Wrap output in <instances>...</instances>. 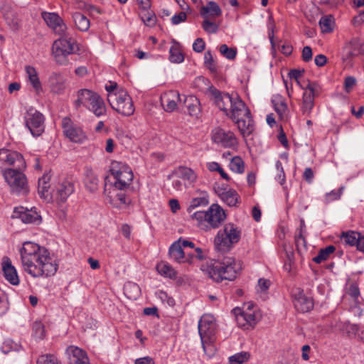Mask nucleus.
<instances>
[{"instance_id": "nucleus-1", "label": "nucleus", "mask_w": 364, "mask_h": 364, "mask_svg": "<svg viewBox=\"0 0 364 364\" xmlns=\"http://www.w3.org/2000/svg\"><path fill=\"white\" fill-rule=\"evenodd\" d=\"M19 252L22 269L31 277L48 278L57 272L58 263L45 247L25 242Z\"/></svg>"}, {"instance_id": "nucleus-2", "label": "nucleus", "mask_w": 364, "mask_h": 364, "mask_svg": "<svg viewBox=\"0 0 364 364\" xmlns=\"http://www.w3.org/2000/svg\"><path fill=\"white\" fill-rule=\"evenodd\" d=\"M216 106L237 125L243 137L250 136L255 129V124L250 110L237 95L221 93L214 90Z\"/></svg>"}, {"instance_id": "nucleus-3", "label": "nucleus", "mask_w": 364, "mask_h": 364, "mask_svg": "<svg viewBox=\"0 0 364 364\" xmlns=\"http://www.w3.org/2000/svg\"><path fill=\"white\" fill-rule=\"evenodd\" d=\"M242 262L233 257H225L222 260L211 261L203 266L204 271L213 280L220 282L223 280H234L242 270Z\"/></svg>"}, {"instance_id": "nucleus-4", "label": "nucleus", "mask_w": 364, "mask_h": 364, "mask_svg": "<svg viewBox=\"0 0 364 364\" xmlns=\"http://www.w3.org/2000/svg\"><path fill=\"white\" fill-rule=\"evenodd\" d=\"M191 219L200 230L208 231L219 228L226 219V214L218 204L213 203L205 211L194 212Z\"/></svg>"}, {"instance_id": "nucleus-5", "label": "nucleus", "mask_w": 364, "mask_h": 364, "mask_svg": "<svg viewBox=\"0 0 364 364\" xmlns=\"http://www.w3.org/2000/svg\"><path fill=\"white\" fill-rule=\"evenodd\" d=\"M242 231L236 225L228 223L220 229L214 238V246L216 250L222 252L230 251L235 245L239 242Z\"/></svg>"}, {"instance_id": "nucleus-6", "label": "nucleus", "mask_w": 364, "mask_h": 364, "mask_svg": "<svg viewBox=\"0 0 364 364\" xmlns=\"http://www.w3.org/2000/svg\"><path fill=\"white\" fill-rule=\"evenodd\" d=\"M232 313L237 325L246 330L254 328L261 319V314L257 307L251 303L244 304L242 308L233 309Z\"/></svg>"}, {"instance_id": "nucleus-7", "label": "nucleus", "mask_w": 364, "mask_h": 364, "mask_svg": "<svg viewBox=\"0 0 364 364\" xmlns=\"http://www.w3.org/2000/svg\"><path fill=\"white\" fill-rule=\"evenodd\" d=\"M55 40L52 46V53L57 63L65 65L68 63L67 56L78 50L77 45L74 38L63 34Z\"/></svg>"}, {"instance_id": "nucleus-8", "label": "nucleus", "mask_w": 364, "mask_h": 364, "mask_svg": "<svg viewBox=\"0 0 364 364\" xmlns=\"http://www.w3.org/2000/svg\"><path fill=\"white\" fill-rule=\"evenodd\" d=\"M109 171L115 179L114 188L120 191L127 190L130 186L134 174L132 168L125 163L113 161L111 163Z\"/></svg>"}, {"instance_id": "nucleus-9", "label": "nucleus", "mask_w": 364, "mask_h": 364, "mask_svg": "<svg viewBox=\"0 0 364 364\" xmlns=\"http://www.w3.org/2000/svg\"><path fill=\"white\" fill-rule=\"evenodd\" d=\"M24 170L5 168L3 176L10 187L11 192L17 195H25L28 193V184L26 175L23 173Z\"/></svg>"}, {"instance_id": "nucleus-10", "label": "nucleus", "mask_w": 364, "mask_h": 364, "mask_svg": "<svg viewBox=\"0 0 364 364\" xmlns=\"http://www.w3.org/2000/svg\"><path fill=\"white\" fill-rule=\"evenodd\" d=\"M107 101L111 107L122 115L129 117L134 112L132 99L123 90L116 93L107 94Z\"/></svg>"}, {"instance_id": "nucleus-11", "label": "nucleus", "mask_w": 364, "mask_h": 364, "mask_svg": "<svg viewBox=\"0 0 364 364\" xmlns=\"http://www.w3.org/2000/svg\"><path fill=\"white\" fill-rule=\"evenodd\" d=\"M26 127L33 136H41L45 129V117L39 111L31 107L24 115Z\"/></svg>"}, {"instance_id": "nucleus-12", "label": "nucleus", "mask_w": 364, "mask_h": 364, "mask_svg": "<svg viewBox=\"0 0 364 364\" xmlns=\"http://www.w3.org/2000/svg\"><path fill=\"white\" fill-rule=\"evenodd\" d=\"M75 189V183L72 179L60 178L54 185L52 200L59 205L63 204L74 193Z\"/></svg>"}, {"instance_id": "nucleus-13", "label": "nucleus", "mask_w": 364, "mask_h": 364, "mask_svg": "<svg viewBox=\"0 0 364 364\" xmlns=\"http://www.w3.org/2000/svg\"><path fill=\"white\" fill-rule=\"evenodd\" d=\"M61 127L64 136L73 143L81 144L87 139V135L82 128L69 117L62 119Z\"/></svg>"}, {"instance_id": "nucleus-14", "label": "nucleus", "mask_w": 364, "mask_h": 364, "mask_svg": "<svg viewBox=\"0 0 364 364\" xmlns=\"http://www.w3.org/2000/svg\"><path fill=\"white\" fill-rule=\"evenodd\" d=\"M211 139L213 141L225 148H236L238 146V139L235 133L230 130H225L221 127H216L212 130Z\"/></svg>"}, {"instance_id": "nucleus-15", "label": "nucleus", "mask_w": 364, "mask_h": 364, "mask_svg": "<svg viewBox=\"0 0 364 364\" xmlns=\"http://www.w3.org/2000/svg\"><path fill=\"white\" fill-rule=\"evenodd\" d=\"M304 90L302 97L301 109L303 114L310 115L314 106V98L318 94L319 86L316 82H309Z\"/></svg>"}, {"instance_id": "nucleus-16", "label": "nucleus", "mask_w": 364, "mask_h": 364, "mask_svg": "<svg viewBox=\"0 0 364 364\" xmlns=\"http://www.w3.org/2000/svg\"><path fill=\"white\" fill-rule=\"evenodd\" d=\"M0 161L5 165L12 166V169L25 170L26 168V161L20 153L5 148L0 149Z\"/></svg>"}, {"instance_id": "nucleus-17", "label": "nucleus", "mask_w": 364, "mask_h": 364, "mask_svg": "<svg viewBox=\"0 0 364 364\" xmlns=\"http://www.w3.org/2000/svg\"><path fill=\"white\" fill-rule=\"evenodd\" d=\"M216 328L217 325L213 316L203 315L198 325L200 339H215Z\"/></svg>"}, {"instance_id": "nucleus-18", "label": "nucleus", "mask_w": 364, "mask_h": 364, "mask_svg": "<svg viewBox=\"0 0 364 364\" xmlns=\"http://www.w3.org/2000/svg\"><path fill=\"white\" fill-rule=\"evenodd\" d=\"M293 304L297 311L306 313L314 308L312 297L307 296L301 288H295L291 292Z\"/></svg>"}, {"instance_id": "nucleus-19", "label": "nucleus", "mask_w": 364, "mask_h": 364, "mask_svg": "<svg viewBox=\"0 0 364 364\" xmlns=\"http://www.w3.org/2000/svg\"><path fill=\"white\" fill-rule=\"evenodd\" d=\"M42 18L47 25L58 35L65 34L67 26L63 19L56 13L43 12Z\"/></svg>"}, {"instance_id": "nucleus-20", "label": "nucleus", "mask_w": 364, "mask_h": 364, "mask_svg": "<svg viewBox=\"0 0 364 364\" xmlns=\"http://www.w3.org/2000/svg\"><path fill=\"white\" fill-rule=\"evenodd\" d=\"M181 101L180 94L176 90H169L161 96V103L164 110L172 112L176 109L178 103Z\"/></svg>"}, {"instance_id": "nucleus-21", "label": "nucleus", "mask_w": 364, "mask_h": 364, "mask_svg": "<svg viewBox=\"0 0 364 364\" xmlns=\"http://www.w3.org/2000/svg\"><path fill=\"white\" fill-rule=\"evenodd\" d=\"M14 214L16 217L21 219L24 223L39 224L41 221V217L35 208H16L14 209Z\"/></svg>"}, {"instance_id": "nucleus-22", "label": "nucleus", "mask_w": 364, "mask_h": 364, "mask_svg": "<svg viewBox=\"0 0 364 364\" xmlns=\"http://www.w3.org/2000/svg\"><path fill=\"white\" fill-rule=\"evenodd\" d=\"M50 92L55 94H62L67 87V79L61 73H53L48 80Z\"/></svg>"}, {"instance_id": "nucleus-23", "label": "nucleus", "mask_w": 364, "mask_h": 364, "mask_svg": "<svg viewBox=\"0 0 364 364\" xmlns=\"http://www.w3.org/2000/svg\"><path fill=\"white\" fill-rule=\"evenodd\" d=\"M2 271L4 278L11 284L14 286L19 284L20 279L17 271L15 267L12 265L10 258L8 257H3Z\"/></svg>"}, {"instance_id": "nucleus-24", "label": "nucleus", "mask_w": 364, "mask_h": 364, "mask_svg": "<svg viewBox=\"0 0 364 364\" xmlns=\"http://www.w3.org/2000/svg\"><path fill=\"white\" fill-rule=\"evenodd\" d=\"M69 364H90L86 353L81 348L70 346L66 349Z\"/></svg>"}, {"instance_id": "nucleus-25", "label": "nucleus", "mask_w": 364, "mask_h": 364, "mask_svg": "<svg viewBox=\"0 0 364 364\" xmlns=\"http://www.w3.org/2000/svg\"><path fill=\"white\" fill-rule=\"evenodd\" d=\"M25 72L27 82L32 87L37 95H41L43 90L36 69L31 65H26Z\"/></svg>"}, {"instance_id": "nucleus-26", "label": "nucleus", "mask_w": 364, "mask_h": 364, "mask_svg": "<svg viewBox=\"0 0 364 364\" xmlns=\"http://www.w3.org/2000/svg\"><path fill=\"white\" fill-rule=\"evenodd\" d=\"M98 93L88 89H81L77 92L76 100L74 101V106L76 109L82 106L87 107Z\"/></svg>"}, {"instance_id": "nucleus-27", "label": "nucleus", "mask_w": 364, "mask_h": 364, "mask_svg": "<svg viewBox=\"0 0 364 364\" xmlns=\"http://www.w3.org/2000/svg\"><path fill=\"white\" fill-rule=\"evenodd\" d=\"M215 191L220 198L229 206H235L238 203V196L232 189L226 190L220 187H215Z\"/></svg>"}, {"instance_id": "nucleus-28", "label": "nucleus", "mask_w": 364, "mask_h": 364, "mask_svg": "<svg viewBox=\"0 0 364 364\" xmlns=\"http://www.w3.org/2000/svg\"><path fill=\"white\" fill-rule=\"evenodd\" d=\"M50 176L45 173L38 179V193L41 198L49 201L53 199V191H50Z\"/></svg>"}, {"instance_id": "nucleus-29", "label": "nucleus", "mask_w": 364, "mask_h": 364, "mask_svg": "<svg viewBox=\"0 0 364 364\" xmlns=\"http://www.w3.org/2000/svg\"><path fill=\"white\" fill-rule=\"evenodd\" d=\"M274 110L282 120L288 119V107L287 103L281 95H275L272 100Z\"/></svg>"}, {"instance_id": "nucleus-30", "label": "nucleus", "mask_w": 364, "mask_h": 364, "mask_svg": "<svg viewBox=\"0 0 364 364\" xmlns=\"http://www.w3.org/2000/svg\"><path fill=\"white\" fill-rule=\"evenodd\" d=\"M181 243V238L171 245L168 251L170 257L178 263L188 262V259L185 258V252L183 250V247Z\"/></svg>"}, {"instance_id": "nucleus-31", "label": "nucleus", "mask_w": 364, "mask_h": 364, "mask_svg": "<svg viewBox=\"0 0 364 364\" xmlns=\"http://www.w3.org/2000/svg\"><path fill=\"white\" fill-rule=\"evenodd\" d=\"M87 109L98 117L104 116L107 113V107L104 100L99 94L96 95L90 105H87Z\"/></svg>"}, {"instance_id": "nucleus-32", "label": "nucleus", "mask_w": 364, "mask_h": 364, "mask_svg": "<svg viewBox=\"0 0 364 364\" xmlns=\"http://www.w3.org/2000/svg\"><path fill=\"white\" fill-rule=\"evenodd\" d=\"M183 105L191 116L198 117L200 113V103L196 96L188 95L185 97Z\"/></svg>"}, {"instance_id": "nucleus-33", "label": "nucleus", "mask_w": 364, "mask_h": 364, "mask_svg": "<svg viewBox=\"0 0 364 364\" xmlns=\"http://www.w3.org/2000/svg\"><path fill=\"white\" fill-rule=\"evenodd\" d=\"M222 11L220 6L214 1H210L205 6H203L200 14L204 18H215L220 16Z\"/></svg>"}, {"instance_id": "nucleus-34", "label": "nucleus", "mask_w": 364, "mask_h": 364, "mask_svg": "<svg viewBox=\"0 0 364 364\" xmlns=\"http://www.w3.org/2000/svg\"><path fill=\"white\" fill-rule=\"evenodd\" d=\"M176 174L178 178L188 181L189 183L196 182L197 179V175L195 171L186 166H179L176 170Z\"/></svg>"}, {"instance_id": "nucleus-35", "label": "nucleus", "mask_w": 364, "mask_h": 364, "mask_svg": "<svg viewBox=\"0 0 364 364\" xmlns=\"http://www.w3.org/2000/svg\"><path fill=\"white\" fill-rule=\"evenodd\" d=\"M156 270L159 274L170 279L177 277L176 271L166 262H161L156 265Z\"/></svg>"}, {"instance_id": "nucleus-36", "label": "nucleus", "mask_w": 364, "mask_h": 364, "mask_svg": "<svg viewBox=\"0 0 364 364\" xmlns=\"http://www.w3.org/2000/svg\"><path fill=\"white\" fill-rule=\"evenodd\" d=\"M73 19L76 28L81 31H87L90 28V21L82 14L75 12L73 15Z\"/></svg>"}, {"instance_id": "nucleus-37", "label": "nucleus", "mask_w": 364, "mask_h": 364, "mask_svg": "<svg viewBox=\"0 0 364 364\" xmlns=\"http://www.w3.org/2000/svg\"><path fill=\"white\" fill-rule=\"evenodd\" d=\"M169 60L172 63H179L184 60L183 55L181 50V46L176 41H173V44L169 49Z\"/></svg>"}, {"instance_id": "nucleus-38", "label": "nucleus", "mask_w": 364, "mask_h": 364, "mask_svg": "<svg viewBox=\"0 0 364 364\" xmlns=\"http://www.w3.org/2000/svg\"><path fill=\"white\" fill-rule=\"evenodd\" d=\"M334 18L331 15L324 16L319 21V26L322 33H331L333 29Z\"/></svg>"}, {"instance_id": "nucleus-39", "label": "nucleus", "mask_w": 364, "mask_h": 364, "mask_svg": "<svg viewBox=\"0 0 364 364\" xmlns=\"http://www.w3.org/2000/svg\"><path fill=\"white\" fill-rule=\"evenodd\" d=\"M336 248L333 245H328L323 249H321L318 255L313 258V261L316 264H320L326 261L329 257L330 255L335 251Z\"/></svg>"}, {"instance_id": "nucleus-40", "label": "nucleus", "mask_w": 364, "mask_h": 364, "mask_svg": "<svg viewBox=\"0 0 364 364\" xmlns=\"http://www.w3.org/2000/svg\"><path fill=\"white\" fill-rule=\"evenodd\" d=\"M360 234L355 231H348L343 232L341 235V240L346 245L350 246L356 245Z\"/></svg>"}, {"instance_id": "nucleus-41", "label": "nucleus", "mask_w": 364, "mask_h": 364, "mask_svg": "<svg viewBox=\"0 0 364 364\" xmlns=\"http://www.w3.org/2000/svg\"><path fill=\"white\" fill-rule=\"evenodd\" d=\"M124 292L129 299H136L139 294L140 289L136 284L127 282L124 286Z\"/></svg>"}, {"instance_id": "nucleus-42", "label": "nucleus", "mask_w": 364, "mask_h": 364, "mask_svg": "<svg viewBox=\"0 0 364 364\" xmlns=\"http://www.w3.org/2000/svg\"><path fill=\"white\" fill-rule=\"evenodd\" d=\"M204 353L208 357H213L216 351L214 346L215 339H200Z\"/></svg>"}, {"instance_id": "nucleus-43", "label": "nucleus", "mask_w": 364, "mask_h": 364, "mask_svg": "<svg viewBox=\"0 0 364 364\" xmlns=\"http://www.w3.org/2000/svg\"><path fill=\"white\" fill-rule=\"evenodd\" d=\"M250 355L247 352H240L234 354L229 358L230 364H243L247 363L250 359Z\"/></svg>"}, {"instance_id": "nucleus-44", "label": "nucleus", "mask_w": 364, "mask_h": 364, "mask_svg": "<svg viewBox=\"0 0 364 364\" xmlns=\"http://www.w3.org/2000/svg\"><path fill=\"white\" fill-rule=\"evenodd\" d=\"M230 168L237 173H242L245 171V164L240 156L233 157L229 164Z\"/></svg>"}, {"instance_id": "nucleus-45", "label": "nucleus", "mask_w": 364, "mask_h": 364, "mask_svg": "<svg viewBox=\"0 0 364 364\" xmlns=\"http://www.w3.org/2000/svg\"><path fill=\"white\" fill-rule=\"evenodd\" d=\"M85 183L90 192H95L98 188L99 178L93 174L87 175L85 179Z\"/></svg>"}, {"instance_id": "nucleus-46", "label": "nucleus", "mask_w": 364, "mask_h": 364, "mask_svg": "<svg viewBox=\"0 0 364 364\" xmlns=\"http://www.w3.org/2000/svg\"><path fill=\"white\" fill-rule=\"evenodd\" d=\"M209 203L208 196L207 194H204L201 197H198L193 198L190 204V206L188 208V210L191 212V209L200 207V206H206Z\"/></svg>"}, {"instance_id": "nucleus-47", "label": "nucleus", "mask_w": 364, "mask_h": 364, "mask_svg": "<svg viewBox=\"0 0 364 364\" xmlns=\"http://www.w3.org/2000/svg\"><path fill=\"white\" fill-rule=\"evenodd\" d=\"M220 53L228 60H233L237 55V49L229 48L226 44H223L219 48Z\"/></svg>"}, {"instance_id": "nucleus-48", "label": "nucleus", "mask_w": 364, "mask_h": 364, "mask_svg": "<svg viewBox=\"0 0 364 364\" xmlns=\"http://www.w3.org/2000/svg\"><path fill=\"white\" fill-rule=\"evenodd\" d=\"M204 65L212 73L217 71V67L210 50H207L204 55Z\"/></svg>"}, {"instance_id": "nucleus-49", "label": "nucleus", "mask_w": 364, "mask_h": 364, "mask_svg": "<svg viewBox=\"0 0 364 364\" xmlns=\"http://www.w3.org/2000/svg\"><path fill=\"white\" fill-rule=\"evenodd\" d=\"M37 364H60V362L54 355L45 354L38 358Z\"/></svg>"}, {"instance_id": "nucleus-50", "label": "nucleus", "mask_w": 364, "mask_h": 364, "mask_svg": "<svg viewBox=\"0 0 364 364\" xmlns=\"http://www.w3.org/2000/svg\"><path fill=\"white\" fill-rule=\"evenodd\" d=\"M294 240L298 252H300L302 250H306V240L304 233L296 232Z\"/></svg>"}, {"instance_id": "nucleus-51", "label": "nucleus", "mask_w": 364, "mask_h": 364, "mask_svg": "<svg viewBox=\"0 0 364 364\" xmlns=\"http://www.w3.org/2000/svg\"><path fill=\"white\" fill-rule=\"evenodd\" d=\"M33 331L36 338L43 339L45 336L44 326L41 321H35L33 323Z\"/></svg>"}, {"instance_id": "nucleus-52", "label": "nucleus", "mask_w": 364, "mask_h": 364, "mask_svg": "<svg viewBox=\"0 0 364 364\" xmlns=\"http://www.w3.org/2000/svg\"><path fill=\"white\" fill-rule=\"evenodd\" d=\"M144 12L141 14V18L143 22L147 26H153L156 23V16L148 10L144 11Z\"/></svg>"}, {"instance_id": "nucleus-53", "label": "nucleus", "mask_w": 364, "mask_h": 364, "mask_svg": "<svg viewBox=\"0 0 364 364\" xmlns=\"http://www.w3.org/2000/svg\"><path fill=\"white\" fill-rule=\"evenodd\" d=\"M202 27L204 31L208 33H215L218 29V25L215 23L210 21L209 18H205L203 22Z\"/></svg>"}, {"instance_id": "nucleus-54", "label": "nucleus", "mask_w": 364, "mask_h": 364, "mask_svg": "<svg viewBox=\"0 0 364 364\" xmlns=\"http://www.w3.org/2000/svg\"><path fill=\"white\" fill-rule=\"evenodd\" d=\"M8 309L7 298L5 292L0 289V316L4 315Z\"/></svg>"}, {"instance_id": "nucleus-55", "label": "nucleus", "mask_w": 364, "mask_h": 364, "mask_svg": "<svg viewBox=\"0 0 364 364\" xmlns=\"http://www.w3.org/2000/svg\"><path fill=\"white\" fill-rule=\"evenodd\" d=\"M343 188L341 187L338 191H331L326 194V200L327 202H331L335 200H338L341 198L343 193Z\"/></svg>"}, {"instance_id": "nucleus-56", "label": "nucleus", "mask_w": 364, "mask_h": 364, "mask_svg": "<svg viewBox=\"0 0 364 364\" xmlns=\"http://www.w3.org/2000/svg\"><path fill=\"white\" fill-rule=\"evenodd\" d=\"M1 348L4 353H8L11 350H17L18 345L11 340H6L4 342Z\"/></svg>"}, {"instance_id": "nucleus-57", "label": "nucleus", "mask_w": 364, "mask_h": 364, "mask_svg": "<svg viewBox=\"0 0 364 364\" xmlns=\"http://www.w3.org/2000/svg\"><path fill=\"white\" fill-rule=\"evenodd\" d=\"M356 84V79L353 76H348L344 80V90L349 93Z\"/></svg>"}, {"instance_id": "nucleus-58", "label": "nucleus", "mask_w": 364, "mask_h": 364, "mask_svg": "<svg viewBox=\"0 0 364 364\" xmlns=\"http://www.w3.org/2000/svg\"><path fill=\"white\" fill-rule=\"evenodd\" d=\"M116 196L119 200V204L116 205L117 207L120 208L122 205L127 206L131 203V199L124 193H118L116 194Z\"/></svg>"}, {"instance_id": "nucleus-59", "label": "nucleus", "mask_w": 364, "mask_h": 364, "mask_svg": "<svg viewBox=\"0 0 364 364\" xmlns=\"http://www.w3.org/2000/svg\"><path fill=\"white\" fill-rule=\"evenodd\" d=\"M347 294L355 300L358 299L360 296V290L358 285L354 283L351 284L347 290Z\"/></svg>"}, {"instance_id": "nucleus-60", "label": "nucleus", "mask_w": 364, "mask_h": 364, "mask_svg": "<svg viewBox=\"0 0 364 364\" xmlns=\"http://www.w3.org/2000/svg\"><path fill=\"white\" fill-rule=\"evenodd\" d=\"M205 43L201 38H198L193 44V49L196 53H201L204 50Z\"/></svg>"}, {"instance_id": "nucleus-61", "label": "nucleus", "mask_w": 364, "mask_h": 364, "mask_svg": "<svg viewBox=\"0 0 364 364\" xmlns=\"http://www.w3.org/2000/svg\"><path fill=\"white\" fill-rule=\"evenodd\" d=\"M6 21H7V23L9 26V28L14 31H17L20 29L21 28V24H20V22L18 21V18H13L11 19H10L9 17H5Z\"/></svg>"}, {"instance_id": "nucleus-62", "label": "nucleus", "mask_w": 364, "mask_h": 364, "mask_svg": "<svg viewBox=\"0 0 364 364\" xmlns=\"http://www.w3.org/2000/svg\"><path fill=\"white\" fill-rule=\"evenodd\" d=\"M187 18L186 14L183 11L180 12L178 14L174 15L171 18V22L174 25H177L186 21Z\"/></svg>"}, {"instance_id": "nucleus-63", "label": "nucleus", "mask_w": 364, "mask_h": 364, "mask_svg": "<svg viewBox=\"0 0 364 364\" xmlns=\"http://www.w3.org/2000/svg\"><path fill=\"white\" fill-rule=\"evenodd\" d=\"M302 59L305 62H309L312 59V50L311 47H304L302 50Z\"/></svg>"}, {"instance_id": "nucleus-64", "label": "nucleus", "mask_w": 364, "mask_h": 364, "mask_svg": "<svg viewBox=\"0 0 364 364\" xmlns=\"http://www.w3.org/2000/svg\"><path fill=\"white\" fill-rule=\"evenodd\" d=\"M134 364H155L153 358L150 356H144L135 360Z\"/></svg>"}]
</instances>
